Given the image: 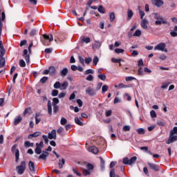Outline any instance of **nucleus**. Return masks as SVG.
<instances>
[{
  "mask_svg": "<svg viewBox=\"0 0 177 177\" xmlns=\"http://www.w3.org/2000/svg\"><path fill=\"white\" fill-rule=\"evenodd\" d=\"M177 140V127H174L173 129L170 131L169 137L167 141L166 142L167 145H171L174 142Z\"/></svg>",
  "mask_w": 177,
  "mask_h": 177,
  "instance_id": "f257e3e1",
  "label": "nucleus"
},
{
  "mask_svg": "<svg viewBox=\"0 0 177 177\" xmlns=\"http://www.w3.org/2000/svg\"><path fill=\"white\" fill-rule=\"evenodd\" d=\"M43 39H41V43L45 46H49L50 45V42L53 41V35H43Z\"/></svg>",
  "mask_w": 177,
  "mask_h": 177,
  "instance_id": "f03ea898",
  "label": "nucleus"
},
{
  "mask_svg": "<svg viewBox=\"0 0 177 177\" xmlns=\"http://www.w3.org/2000/svg\"><path fill=\"white\" fill-rule=\"evenodd\" d=\"M154 19L156 26H161V24H168V21L165 20L162 16L158 13L154 14Z\"/></svg>",
  "mask_w": 177,
  "mask_h": 177,
  "instance_id": "7ed1b4c3",
  "label": "nucleus"
},
{
  "mask_svg": "<svg viewBox=\"0 0 177 177\" xmlns=\"http://www.w3.org/2000/svg\"><path fill=\"white\" fill-rule=\"evenodd\" d=\"M27 163L26 161L23 160L21 162L20 165L16 167V171L19 175H23L24 174V171H26V167Z\"/></svg>",
  "mask_w": 177,
  "mask_h": 177,
  "instance_id": "20e7f679",
  "label": "nucleus"
},
{
  "mask_svg": "<svg viewBox=\"0 0 177 177\" xmlns=\"http://www.w3.org/2000/svg\"><path fill=\"white\" fill-rule=\"evenodd\" d=\"M11 151L12 153L15 154V161L16 162H19V157H20V151L17 149V145H14L11 148Z\"/></svg>",
  "mask_w": 177,
  "mask_h": 177,
  "instance_id": "39448f33",
  "label": "nucleus"
},
{
  "mask_svg": "<svg viewBox=\"0 0 177 177\" xmlns=\"http://www.w3.org/2000/svg\"><path fill=\"white\" fill-rule=\"evenodd\" d=\"M167 45L165 43H159L154 47V50H160L161 52H168V50L166 48Z\"/></svg>",
  "mask_w": 177,
  "mask_h": 177,
  "instance_id": "423d86ee",
  "label": "nucleus"
},
{
  "mask_svg": "<svg viewBox=\"0 0 177 177\" xmlns=\"http://www.w3.org/2000/svg\"><path fill=\"white\" fill-rule=\"evenodd\" d=\"M148 165L150 168V169H152L155 172H157L160 170V166L158 165H156L154 163H151L150 162H148Z\"/></svg>",
  "mask_w": 177,
  "mask_h": 177,
  "instance_id": "0eeeda50",
  "label": "nucleus"
},
{
  "mask_svg": "<svg viewBox=\"0 0 177 177\" xmlns=\"http://www.w3.org/2000/svg\"><path fill=\"white\" fill-rule=\"evenodd\" d=\"M49 157V152L46 151H42V153L39 156V160H43V161H46V158Z\"/></svg>",
  "mask_w": 177,
  "mask_h": 177,
  "instance_id": "6e6552de",
  "label": "nucleus"
},
{
  "mask_svg": "<svg viewBox=\"0 0 177 177\" xmlns=\"http://www.w3.org/2000/svg\"><path fill=\"white\" fill-rule=\"evenodd\" d=\"M86 93H88L89 96H95L96 95V91L93 88L89 86L86 89Z\"/></svg>",
  "mask_w": 177,
  "mask_h": 177,
  "instance_id": "1a4fd4ad",
  "label": "nucleus"
},
{
  "mask_svg": "<svg viewBox=\"0 0 177 177\" xmlns=\"http://www.w3.org/2000/svg\"><path fill=\"white\" fill-rule=\"evenodd\" d=\"M88 150L90 153H93V154H97L99 153V149L95 146H90L88 147Z\"/></svg>",
  "mask_w": 177,
  "mask_h": 177,
  "instance_id": "9d476101",
  "label": "nucleus"
},
{
  "mask_svg": "<svg viewBox=\"0 0 177 177\" xmlns=\"http://www.w3.org/2000/svg\"><path fill=\"white\" fill-rule=\"evenodd\" d=\"M153 5L157 6V8H160L164 5V2L161 0H152Z\"/></svg>",
  "mask_w": 177,
  "mask_h": 177,
  "instance_id": "9b49d317",
  "label": "nucleus"
},
{
  "mask_svg": "<svg viewBox=\"0 0 177 177\" xmlns=\"http://www.w3.org/2000/svg\"><path fill=\"white\" fill-rule=\"evenodd\" d=\"M23 55L24 56V59H25L26 63H28V62H30V55H28V50L24 49Z\"/></svg>",
  "mask_w": 177,
  "mask_h": 177,
  "instance_id": "f8f14e48",
  "label": "nucleus"
},
{
  "mask_svg": "<svg viewBox=\"0 0 177 177\" xmlns=\"http://www.w3.org/2000/svg\"><path fill=\"white\" fill-rule=\"evenodd\" d=\"M28 167L31 172H35V165L34 164V162L29 161Z\"/></svg>",
  "mask_w": 177,
  "mask_h": 177,
  "instance_id": "ddd939ff",
  "label": "nucleus"
},
{
  "mask_svg": "<svg viewBox=\"0 0 177 177\" xmlns=\"http://www.w3.org/2000/svg\"><path fill=\"white\" fill-rule=\"evenodd\" d=\"M48 139L56 140V130L53 129L50 133H48Z\"/></svg>",
  "mask_w": 177,
  "mask_h": 177,
  "instance_id": "4468645a",
  "label": "nucleus"
},
{
  "mask_svg": "<svg viewBox=\"0 0 177 177\" xmlns=\"http://www.w3.org/2000/svg\"><path fill=\"white\" fill-rule=\"evenodd\" d=\"M41 135V133L39 131H36L32 134H30L28 136V139H32V138H37Z\"/></svg>",
  "mask_w": 177,
  "mask_h": 177,
  "instance_id": "2eb2a0df",
  "label": "nucleus"
},
{
  "mask_svg": "<svg viewBox=\"0 0 177 177\" xmlns=\"http://www.w3.org/2000/svg\"><path fill=\"white\" fill-rule=\"evenodd\" d=\"M172 84V82L171 80H167L162 83V85L161 86L162 89H166V88L168 87V86L171 85Z\"/></svg>",
  "mask_w": 177,
  "mask_h": 177,
  "instance_id": "dca6fc26",
  "label": "nucleus"
},
{
  "mask_svg": "<svg viewBox=\"0 0 177 177\" xmlns=\"http://www.w3.org/2000/svg\"><path fill=\"white\" fill-rule=\"evenodd\" d=\"M147 23H149L147 19H142V21H141V27H142V28H144L145 30H147Z\"/></svg>",
  "mask_w": 177,
  "mask_h": 177,
  "instance_id": "f3484780",
  "label": "nucleus"
},
{
  "mask_svg": "<svg viewBox=\"0 0 177 177\" xmlns=\"http://www.w3.org/2000/svg\"><path fill=\"white\" fill-rule=\"evenodd\" d=\"M67 74H68V69L67 68H65L60 71L59 75H61V77H66Z\"/></svg>",
  "mask_w": 177,
  "mask_h": 177,
  "instance_id": "a211bd4d",
  "label": "nucleus"
},
{
  "mask_svg": "<svg viewBox=\"0 0 177 177\" xmlns=\"http://www.w3.org/2000/svg\"><path fill=\"white\" fill-rule=\"evenodd\" d=\"M136 160H138V157L133 156L130 159H129V165H132L136 162Z\"/></svg>",
  "mask_w": 177,
  "mask_h": 177,
  "instance_id": "6ab92c4d",
  "label": "nucleus"
},
{
  "mask_svg": "<svg viewBox=\"0 0 177 177\" xmlns=\"http://www.w3.org/2000/svg\"><path fill=\"white\" fill-rule=\"evenodd\" d=\"M48 71L50 75H51V77H53V75H55V73H56V68H55V66H50Z\"/></svg>",
  "mask_w": 177,
  "mask_h": 177,
  "instance_id": "aec40b11",
  "label": "nucleus"
},
{
  "mask_svg": "<svg viewBox=\"0 0 177 177\" xmlns=\"http://www.w3.org/2000/svg\"><path fill=\"white\" fill-rule=\"evenodd\" d=\"M68 86V82H64L63 84H61L59 89H61V91H64L67 89Z\"/></svg>",
  "mask_w": 177,
  "mask_h": 177,
  "instance_id": "412c9836",
  "label": "nucleus"
},
{
  "mask_svg": "<svg viewBox=\"0 0 177 177\" xmlns=\"http://www.w3.org/2000/svg\"><path fill=\"white\" fill-rule=\"evenodd\" d=\"M48 113L49 115H52V102L50 100L48 102Z\"/></svg>",
  "mask_w": 177,
  "mask_h": 177,
  "instance_id": "4be33fe9",
  "label": "nucleus"
},
{
  "mask_svg": "<svg viewBox=\"0 0 177 177\" xmlns=\"http://www.w3.org/2000/svg\"><path fill=\"white\" fill-rule=\"evenodd\" d=\"M21 120H23V118L21 116H18L15 118L14 121V124L18 125V124H20V122H21Z\"/></svg>",
  "mask_w": 177,
  "mask_h": 177,
  "instance_id": "5701e85b",
  "label": "nucleus"
},
{
  "mask_svg": "<svg viewBox=\"0 0 177 177\" xmlns=\"http://www.w3.org/2000/svg\"><path fill=\"white\" fill-rule=\"evenodd\" d=\"M133 17V12L131 10H127V20H131Z\"/></svg>",
  "mask_w": 177,
  "mask_h": 177,
  "instance_id": "b1692460",
  "label": "nucleus"
},
{
  "mask_svg": "<svg viewBox=\"0 0 177 177\" xmlns=\"http://www.w3.org/2000/svg\"><path fill=\"white\" fill-rule=\"evenodd\" d=\"M5 57H0V68L5 67Z\"/></svg>",
  "mask_w": 177,
  "mask_h": 177,
  "instance_id": "393cba45",
  "label": "nucleus"
},
{
  "mask_svg": "<svg viewBox=\"0 0 177 177\" xmlns=\"http://www.w3.org/2000/svg\"><path fill=\"white\" fill-rule=\"evenodd\" d=\"M64 164H66V160L64 158H62V160H59V162H58L59 169L63 168V165H64Z\"/></svg>",
  "mask_w": 177,
  "mask_h": 177,
  "instance_id": "a878e982",
  "label": "nucleus"
},
{
  "mask_svg": "<svg viewBox=\"0 0 177 177\" xmlns=\"http://www.w3.org/2000/svg\"><path fill=\"white\" fill-rule=\"evenodd\" d=\"M25 147H34V143L30 142V141H26L24 142Z\"/></svg>",
  "mask_w": 177,
  "mask_h": 177,
  "instance_id": "bb28decb",
  "label": "nucleus"
},
{
  "mask_svg": "<svg viewBox=\"0 0 177 177\" xmlns=\"http://www.w3.org/2000/svg\"><path fill=\"white\" fill-rule=\"evenodd\" d=\"M140 150H145V151H147V153H148V154H150L151 156H153V153H151V151H149V147H141Z\"/></svg>",
  "mask_w": 177,
  "mask_h": 177,
  "instance_id": "cd10ccee",
  "label": "nucleus"
},
{
  "mask_svg": "<svg viewBox=\"0 0 177 177\" xmlns=\"http://www.w3.org/2000/svg\"><path fill=\"white\" fill-rule=\"evenodd\" d=\"M35 153L36 154H41V153H42V148H41V147L36 146V148L35 149Z\"/></svg>",
  "mask_w": 177,
  "mask_h": 177,
  "instance_id": "c85d7f7f",
  "label": "nucleus"
},
{
  "mask_svg": "<svg viewBox=\"0 0 177 177\" xmlns=\"http://www.w3.org/2000/svg\"><path fill=\"white\" fill-rule=\"evenodd\" d=\"M75 124H77V125H80V127H82V125H84V123L82 122H81L80 118H78L77 117L75 118Z\"/></svg>",
  "mask_w": 177,
  "mask_h": 177,
  "instance_id": "c756f323",
  "label": "nucleus"
},
{
  "mask_svg": "<svg viewBox=\"0 0 177 177\" xmlns=\"http://www.w3.org/2000/svg\"><path fill=\"white\" fill-rule=\"evenodd\" d=\"M97 10L100 13H102V14L106 13V10L103 7V6H100L99 8H97Z\"/></svg>",
  "mask_w": 177,
  "mask_h": 177,
  "instance_id": "7c9ffc66",
  "label": "nucleus"
},
{
  "mask_svg": "<svg viewBox=\"0 0 177 177\" xmlns=\"http://www.w3.org/2000/svg\"><path fill=\"white\" fill-rule=\"evenodd\" d=\"M138 9H139V13H140L141 20H145V19H143L145 15V12L141 10L140 7H138Z\"/></svg>",
  "mask_w": 177,
  "mask_h": 177,
  "instance_id": "2f4dec72",
  "label": "nucleus"
},
{
  "mask_svg": "<svg viewBox=\"0 0 177 177\" xmlns=\"http://www.w3.org/2000/svg\"><path fill=\"white\" fill-rule=\"evenodd\" d=\"M109 19H110L111 22L114 21V20L115 19V15L114 14V12H111V14L109 15Z\"/></svg>",
  "mask_w": 177,
  "mask_h": 177,
  "instance_id": "473e14b6",
  "label": "nucleus"
},
{
  "mask_svg": "<svg viewBox=\"0 0 177 177\" xmlns=\"http://www.w3.org/2000/svg\"><path fill=\"white\" fill-rule=\"evenodd\" d=\"M82 42H85V44H89L91 42V38L89 37H82Z\"/></svg>",
  "mask_w": 177,
  "mask_h": 177,
  "instance_id": "72a5a7b5",
  "label": "nucleus"
},
{
  "mask_svg": "<svg viewBox=\"0 0 177 177\" xmlns=\"http://www.w3.org/2000/svg\"><path fill=\"white\" fill-rule=\"evenodd\" d=\"M97 77L99 79L101 80V81H104L106 78V75L104 74H99Z\"/></svg>",
  "mask_w": 177,
  "mask_h": 177,
  "instance_id": "f704fd0d",
  "label": "nucleus"
},
{
  "mask_svg": "<svg viewBox=\"0 0 177 177\" xmlns=\"http://www.w3.org/2000/svg\"><path fill=\"white\" fill-rule=\"evenodd\" d=\"M140 35H142V31L140 30H137L133 34V37H140Z\"/></svg>",
  "mask_w": 177,
  "mask_h": 177,
  "instance_id": "c9c22d12",
  "label": "nucleus"
},
{
  "mask_svg": "<svg viewBox=\"0 0 177 177\" xmlns=\"http://www.w3.org/2000/svg\"><path fill=\"white\" fill-rule=\"evenodd\" d=\"M60 124L61 125H66V124H67V119H66L65 118H62L60 120Z\"/></svg>",
  "mask_w": 177,
  "mask_h": 177,
  "instance_id": "e433bc0d",
  "label": "nucleus"
},
{
  "mask_svg": "<svg viewBox=\"0 0 177 177\" xmlns=\"http://www.w3.org/2000/svg\"><path fill=\"white\" fill-rule=\"evenodd\" d=\"M137 132L139 135H145V129H142V128H139L137 129Z\"/></svg>",
  "mask_w": 177,
  "mask_h": 177,
  "instance_id": "4c0bfd02",
  "label": "nucleus"
},
{
  "mask_svg": "<svg viewBox=\"0 0 177 177\" xmlns=\"http://www.w3.org/2000/svg\"><path fill=\"white\" fill-rule=\"evenodd\" d=\"M97 63H99V58L97 57H95L93 60V64L94 66H97Z\"/></svg>",
  "mask_w": 177,
  "mask_h": 177,
  "instance_id": "58836bf2",
  "label": "nucleus"
},
{
  "mask_svg": "<svg viewBox=\"0 0 177 177\" xmlns=\"http://www.w3.org/2000/svg\"><path fill=\"white\" fill-rule=\"evenodd\" d=\"M59 98L55 97L53 99V106H56V104H58L59 103Z\"/></svg>",
  "mask_w": 177,
  "mask_h": 177,
  "instance_id": "ea45409f",
  "label": "nucleus"
},
{
  "mask_svg": "<svg viewBox=\"0 0 177 177\" xmlns=\"http://www.w3.org/2000/svg\"><path fill=\"white\" fill-rule=\"evenodd\" d=\"M60 86H61L60 82H56L54 84V88H55V89H59V88H60Z\"/></svg>",
  "mask_w": 177,
  "mask_h": 177,
  "instance_id": "a19ab883",
  "label": "nucleus"
},
{
  "mask_svg": "<svg viewBox=\"0 0 177 177\" xmlns=\"http://www.w3.org/2000/svg\"><path fill=\"white\" fill-rule=\"evenodd\" d=\"M31 113V108H26L24 112V115Z\"/></svg>",
  "mask_w": 177,
  "mask_h": 177,
  "instance_id": "79ce46f5",
  "label": "nucleus"
},
{
  "mask_svg": "<svg viewBox=\"0 0 177 177\" xmlns=\"http://www.w3.org/2000/svg\"><path fill=\"white\" fill-rule=\"evenodd\" d=\"M73 172L74 174H75V175H77V176H82V174L81 173L78 172V170H77V169H75V168L73 169Z\"/></svg>",
  "mask_w": 177,
  "mask_h": 177,
  "instance_id": "37998d69",
  "label": "nucleus"
},
{
  "mask_svg": "<svg viewBox=\"0 0 177 177\" xmlns=\"http://www.w3.org/2000/svg\"><path fill=\"white\" fill-rule=\"evenodd\" d=\"M48 78L46 76L43 77L41 80H40V82L41 84H45V82H46V81H48Z\"/></svg>",
  "mask_w": 177,
  "mask_h": 177,
  "instance_id": "c03bdc74",
  "label": "nucleus"
},
{
  "mask_svg": "<svg viewBox=\"0 0 177 177\" xmlns=\"http://www.w3.org/2000/svg\"><path fill=\"white\" fill-rule=\"evenodd\" d=\"M111 62H113V63H121V62H122V59L112 58Z\"/></svg>",
  "mask_w": 177,
  "mask_h": 177,
  "instance_id": "a18cd8bd",
  "label": "nucleus"
},
{
  "mask_svg": "<svg viewBox=\"0 0 177 177\" xmlns=\"http://www.w3.org/2000/svg\"><path fill=\"white\" fill-rule=\"evenodd\" d=\"M39 117V115L38 113L35 114V124H39L41 122V119L38 118Z\"/></svg>",
  "mask_w": 177,
  "mask_h": 177,
  "instance_id": "49530a36",
  "label": "nucleus"
},
{
  "mask_svg": "<svg viewBox=\"0 0 177 177\" xmlns=\"http://www.w3.org/2000/svg\"><path fill=\"white\" fill-rule=\"evenodd\" d=\"M19 66L20 67H26V62H24V59L19 60Z\"/></svg>",
  "mask_w": 177,
  "mask_h": 177,
  "instance_id": "de8ad7c7",
  "label": "nucleus"
},
{
  "mask_svg": "<svg viewBox=\"0 0 177 177\" xmlns=\"http://www.w3.org/2000/svg\"><path fill=\"white\" fill-rule=\"evenodd\" d=\"M83 175L84 176H87V175H91V171L88 169H83Z\"/></svg>",
  "mask_w": 177,
  "mask_h": 177,
  "instance_id": "09e8293b",
  "label": "nucleus"
},
{
  "mask_svg": "<svg viewBox=\"0 0 177 177\" xmlns=\"http://www.w3.org/2000/svg\"><path fill=\"white\" fill-rule=\"evenodd\" d=\"M42 138L44 140V143L46 145H48V143H49V140L48 139V136L43 135Z\"/></svg>",
  "mask_w": 177,
  "mask_h": 177,
  "instance_id": "8fccbe9b",
  "label": "nucleus"
},
{
  "mask_svg": "<svg viewBox=\"0 0 177 177\" xmlns=\"http://www.w3.org/2000/svg\"><path fill=\"white\" fill-rule=\"evenodd\" d=\"M123 164H125V165H129V158H124Z\"/></svg>",
  "mask_w": 177,
  "mask_h": 177,
  "instance_id": "3c124183",
  "label": "nucleus"
},
{
  "mask_svg": "<svg viewBox=\"0 0 177 177\" xmlns=\"http://www.w3.org/2000/svg\"><path fill=\"white\" fill-rule=\"evenodd\" d=\"M5 56V48H0V57H3Z\"/></svg>",
  "mask_w": 177,
  "mask_h": 177,
  "instance_id": "603ef678",
  "label": "nucleus"
},
{
  "mask_svg": "<svg viewBox=\"0 0 177 177\" xmlns=\"http://www.w3.org/2000/svg\"><path fill=\"white\" fill-rule=\"evenodd\" d=\"M37 30L32 29L30 32V37H34V35H37Z\"/></svg>",
  "mask_w": 177,
  "mask_h": 177,
  "instance_id": "864d4df0",
  "label": "nucleus"
},
{
  "mask_svg": "<svg viewBox=\"0 0 177 177\" xmlns=\"http://www.w3.org/2000/svg\"><path fill=\"white\" fill-rule=\"evenodd\" d=\"M86 168H87V169H88V171H92V169H93V165H92L91 163H88L86 165Z\"/></svg>",
  "mask_w": 177,
  "mask_h": 177,
  "instance_id": "5fc2aeb1",
  "label": "nucleus"
},
{
  "mask_svg": "<svg viewBox=\"0 0 177 177\" xmlns=\"http://www.w3.org/2000/svg\"><path fill=\"white\" fill-rule=\"evenodd\" d=\"M157 124L158 125H159V127H165V122H164L163 121L158 120Z\"/></svg>",
  "mask_w": 177,
  "mask_h": 177,
  "instance_id": "6e6d98bb",
  "label": "nucleus"
},
{
  "mask_svg": "<svg viewBox=\"0 0 177 177\" xmlns=\"http://www.w3.org/2000/svg\"><path fill=\"white\" fill-rule=\"evenodd\" d=\"M109 91V86L107 85H104L102 87V92H107Z\"/></svg>",
  "mask_w": 177,
  "mask_h": 177,
  "instance_id": "4d7b16f0",
  "label": "nucleus"
},
{
  "mask_svg": "<svg viewBox=\"0 0 177 177\" xmlns=\"http://www.w3.org/2000/svg\"><path fill=\"white\" fill-rule=\"evenodd\" d=\"M118 86L120 89L128 88V86H127L122 83L119 84Z\"/></svg>",
  "mask_w": 177,
  "mask_h": 177,
  "instance_id": "13d9d810",
  "label": "nucleus"
},
{
  "mask_svg": "<svg viewBox=\"0 0 177 177\" xmlns=\"http://www.w3.org/2000/svg\"><path fill=\"white\" fill-rule=\"evenodd\" d=\"M76 102L79 107H82V104H84V102H82V100H81V99H77Z\"/></svg>",
  "mask_w": 177,
  "mask_h": 177,
  "instance_id": "bf43d9fd",
  "label": "nucleus"
},
{
  "mask_svg": "<svg viewBox=\"0 0 177 177\" xmlns=\"http://www.w3.org/2000/svg\"><path fill=\"white\" fill-rule=\"evenodd\" d=\"M110 177H115V171L114 170V169H112L111 171H110Z\"/></svg>",
  "mask_w": 177,
  "mask_h": 177,
  "instance_id": "052dcab7",
  "label": "nucleus"
},
{
  "mask_svg": "<svg viewBox=\"0 0 177 177\" xmlns=\"http://www.w3.org/2000/svg\"><path fill=\"white\" fill-rule=\"evenodd\" d=\"M113 114V111L111 110L106 111L105 115L106 117H110Z\"/></svg>",
  "mask_w": 177,
  "mask_h": 177,
  "instance_id": "680f3d73",
  "label": "nucleus"
},
{
  "mask_svg": "<svg viewBox=\"0 0 177 177\" xmlns=\"http://www.w3.org/2000/svg\"><path fill=\"white\" fill-rule=\"evenodd\" d=\"M150 114L152 118H156V117H157V113H156L155 111H151Z\"/></svg>",
  "mask_w": 177,
  "mask_h": 177,
  "instance_id": "e2e57ef3",
  "label": "nucleus"
},
{
  "mask_svg": "<svg viewBox=\"0 0 177 177\" xmlns=\"http://www.w3.org/2000/svg\"><path fill=\"white\" fill-rule=\"evenodd\" d=\"M115 53H124V49L122 48H116L115 50Z\"/></svg>",
  "mask_w": 177,
  "mask_h": 177,
  "instance_id": "0e129e2a",
  "label": "nucleus"
},
{
  "mask_svg": "<svg viewBox=\"0 0 177 177\" xmlns=\"http://www.w3.org/2000/svg\"><path fill=\"white\" fill-rule=\"evenodd\" d=\"M86 80V81H93V76L92 75H88Z\"/></svg>",
  "mask_w": 177,
  "mask_h": 177,
  "instance_id": "69168bd1",
  "label": "nucleus"
},
{
  "mask_svg": "<svg viewBox=\"0 0 177 177\" xmlns=\"http://www.w3.org/2000/svg\"><path fill=\"white\" fill-rule=\"evenodd\" d=\"M59 95V91L57 90H53L52 91V96H57Z\"/></svg>",
  "mask_w": 177,
  "mask_h": 177,
  "instance_id": "338daca9",
  "label": "nucleus"
},
{
  "mask_svg": "<svg viewBox=\"0 0 177 177\" xmlns=\"http://www.w3.org/2000/svg\"><path fill=\"white\" fill-rule=\"evenodd\" d=\"M24 45H27V40L21 41L19 46L22 47L24 46Z\"/></svg>",
  "mask_w": 177,
  "mask_h": 177,
  "instance_id": "774afa93",
  "label": "nucleus"
}]
</instances>
